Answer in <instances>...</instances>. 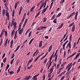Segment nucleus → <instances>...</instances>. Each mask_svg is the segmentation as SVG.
I'll return each instance as SVG.
<instances>
[{"mask_svg":"<svg viewBox=\"0 0 80 80\" xmlns=\"http://www.w3.org/2000/svg\"><path fill=\"white\" fill-rule=\"evenodd\" d=\"M53 67H52L51 68L50 70V73L48 74V78H50L51 77V75L52 74V73L53 72Z\"/></svg>","mask_w":80,"mask_h":80,"instance_id":"1","label":"nucleus"},{"mask_svg":"<svg viewBox=\"0 0 80 80\" xmlns=\"http://www.w3.org/2000/svg\"><path fill=\"white\" fill-rule=\"evenodd\" d=\"M6 15L7 17H8V18L9 20V14L8 13V11L7 10H6Z\"/></svg>","mask_w":80,"mask_h":80,"instance_id":"2","label":"nucleus"},{"mask_svg":"<svg viewBox=\"0 0 80 80\" xmlns=\"http://www.w3.org/2000/svg\"><path fill=\"white\" fill-rule=\"evenodd\" d=\"M17 32H18V30H17L15 32V36L14 37V39L15 40H16V38H17Z\"/></svg>","mask_w":80,"mask_h":80,"instance_id":"3","label":"nucleus"},{"mask_svg":"<svg viewBox=\"0 0 80 80\" xmlns=\"http://www.w3.org/2000/svg\"><path fill=\"white\" fill-rule=\"evenodd\" d=\"M68 42V40L67 41L65 42V43H64L62 45V47H63V48L64 50H65V45H66V44H67V43Z\"/></svg>","mask_w":80,"mask_h":80,"instance_id":"4","label":"nucleus"},{"mask_svg":"<svg viewBox=\"0 0 80 80\" xmlns=\"http://www.w3.org/2000/svg\"><path fill=\"white\" fill-rule=\"evenodd\" d=\"M48 6H47V7L44 8L43 10H42V13H44V12H45V11L47 10V8H48Z\"/></svg>","mask_w":80,"mask_h":80,"instance_id":"5","label":"nucleus"},{"mask_svg":"<svg viewBox=\"0 0 80 80\" xmlns=\"http://www.w3.org/2000/svg\"><path fill=\"white\" fill-rule=\"evenodd\" d=\"M23 28H22L21 30L18 31V32L19 34H20V35H21V34H22V32H23Z\"/></svg>","mask_w":80,"mask_h":80,"instance_id":"6","label":"nucleus"},{"mask_svg":"<svg viewBox=\"0 0 80 80\" xmlns=\"http://www.w3.org/2000/svg\"><path fill=\"white\" fill-rule=\"evenodd\" d=\"M43 5H44V2H43L42 3L41 5L39 10H41L42 9V7H43Z\"/></svg>","mask_w":80,"mask_h":80,"instance_id":"7","label":"nucleus"},{"mask_svg":"<svg viewBox=\"0 0 80 80\" xmlns=\"http://www.w3.org/2000/svg\"><path fill=\"white\" fill-rule=\"evenodd\" d=\"M43 42V41H41L40 42V43L39 44V47L40 48L42 46V43Z\"/></svg>","mask_w":80,"mask_h":80,"instance_id":"8","label":"nucleus"},{"mask_svg":"<svg viewBox=\"0 0 80 80\" xmlns=\"http://www.w3.org/2000/svg\"><path fill=\"white\" fill-rule=\"evenodd\" d=\"M55 57V62H56L57 60V55L55 54L53 56V57Z\"/></svg>","mask_w":80,"mask_h":80,"instance_id":"9","label":"nucleus"},{"mask_svg":"<svg viewBox=\"0 0 80 80\" xmlns=\"http://www.w3.org/2000/svg\"><path fill=\"white\" fill-rule=\"evenodd\" d=\"M8 39L7 38V40H6L5 44H4V46L5 47H6L7 46V42H8Z\"/></svg>","mask_w":80,"mask_h":80,"instance_id":"10","label":"nucleus"},{"mask_svg":"<svg viewBox=\"0 0 80 80\" xmlns=\"http://www.w3.org/2000/svg\"><path fill=\"white\" fill-rule=\"evenodd\" d=\"M72 67V65H71L70 64H68V66H67L66 68H71Z\"/></svg>","mask_w":80,"mask_h":80,"instance_id":"11","label":"nucleus"},{"mask_svg":"<svg viewBox=\"0 0 80 80\" xmlns=\"http://www.w3.org/2000/svg\"><path fill=\"white\" fill-rule=\"evenodd\" d=\"M67 46H68L69 48L70 49V48H71V43H70V42H69L67 45Z\"/></svg>","mask_w":80,"mask_h":80,"instance_id":"12","label":"nucleus"},{"mask_svg":"<svg viewBox=\"0 0 80 80\" xmlns=\"http://www.w3.org/2000/svg\"><path fill=\"white\" fill-rule=\"evenodd\" d=\"M52 46H51L49 49H48V52H50V51H51V50H52Z\"/></svg>","mask_w":80,"mask_h":80,"instance_id":"13","label":"nucleus"},{"mask_svg":"<svg viewBox=\"0 0 80 80\" xmlns=\"http://www.w3.org/2000/svg\"><path fill=\"white\" fill-rule=\"evenodd\" d=\"M75 30V25H74L72 27V32H74Z\"/></svg>","mask_w":80,"mask_h":80,"instance_id":"14","label":"nucleus"},{"mask_svg":"<svg viewBox=\"0 0 80 80\" xmlns=\"http://www.w3.org/2000/svg\"><path fill=\"white\" fill-rule=\"evenodd\" d=\"M32 78V77L30 76H28L26 78V80H28L29 79V78Z\"/></svg>","mask_w":80,"mask_h":80,"instance_id":"15","label":"nucleus"},{"mask_svg":"<svg viewBox=\"0 0 80 80\" xmlns=\"http://www.w3.org/2000/svg\"><path fill=\"white\" fill-rule=\"evenodd\" d=\"M63 24H62L60 26L58 27V29H59V28H61L62 27H63Z\"/></svg>","mask_w":80,"mask_h":80,"instance_id":"16","label":"nucleus"},{"mask_svg":"<svg viewBox=\"0 0 80 80\" xmlns=\"http://www.w3.org/2000/svg\"><path fill=\"white\" fill-rule=\"evenodd\" d=\"M2 13H3V16H4L5 13V9H3Z\"/></svg>","mask_w":80,"mask_h":80,"instance_id":"17","label":"nucleus"},{"mask_svg":"<svg viewBox=\"0 0 80 80\" xmlns=\"http://www.w3.org/2000/svg\"><path fill=\"white\" fill-rule=\"evenodd\" d=\"M20 46H18L17 47V48H16V50L14 52H17V50H18V49H19V48H20Z\"/></svg>","mask_w":80,"mask_h":80,"instance_id":"18","label":"nucleus"},{"mask_svg":"<svg viewBox=\"0 0 80 80\" xmlns=\"http://www.w3.org/2000/svg\"><path fill=\"white\" fill-rule=\"evenodd\" d=\"M12 24L14 27V28H15H15H16V24H17V23H16V22H14V23H13V22Z\"/></svg>","mask_w":80,"mask_h":80,"instance_id":"19","label":"nucleus"},{"mask_svg":"<svg viewBox=\"0 0 80 80\" xmlns=\"http://www.w3.org/2000/svg\"><path fill=\"white\" fill-rule=\"evenodd\" d=\"M39 58V57L38 56L34 60V62H36L37 60H38V59Z\"/></svg>","mask_w":80,"mask_h":80,"instance_id":"20","label":"nucleus"},{"mask_svg":"<svg viewBox=\"0 0 80 80\" xmlns=\"http://www.w3.org/2000/svg\"><path fill=\"white\" fill-rule=\"evenodd\" d=\"M46 5H47V1H45L44 2V6H43V8H45Z\"/></svg>","mask_w":80,"mask_h":80,"instance_id":"21","label":"nucleus"},{"mask_svg":"<svg viewBox=\"0 0 80 80\" xmlns=\"http://www.w3.org/2000/svg\"><path fill=\"white\" fill-rule=\"evenodd\" d=\"M32 79H34V80H37V77H36L35 76H33L32 78Z\"/></svg>","mask_w":80,"mask_h":80,"instance_id":"22","label":"nucleus"},{"mask_svg":"<svg viewBox=\"0 0 80 80\" xmlns=\"http://www.w3.org/2000/svg\"><path fill=\"white\" fill-rule=\"evenodd\" d=\"M76 53H77L76 52H75L73 54H72L71 56H70L69 57H73V56H74V55H75Z\"/></svg>","mask_w":80,"mask_h":80,"instance_id":"23","label":"nucleus"},{"mask_svg":"<svg viewBox=\"0 0 80 80\" xmlns=\"http://www.w3.org/2000/svg\"><path fill=\"white\" fill-rule=\"evenodd\" d=\"M24 20H25V17H23V19L21 20L22 23H23V22H24Z\"/></svg>","mask_w":80,"mask_h":80,"instance_id":"24","label":"nucleus"},{"mask_svg":"<svg viewBox=\"0 0 80 80\" xmlns=\"http://www.w3.org/2000/svg\"><path fill=\"white\" fill-rule=\"evenodd\" d=\"M4 33L5 37H7V31H5Z\"/></svg>","mask_w":80,"mask_h":80,"instance_id":"25","label":"nucleus"},{"mask_svg":"<svg viewBox=\"0 0 80 80\" xmlns=\"http://www.w3.org/2000/svg\"><path fill=\"white\" fill-rule=\"evenodd\" d=\"M7 60V58H5L3 60V62L5 63L6 62V61Z\"/></svg>","mask_w":80,"mask_h":80,"instance_id":"26","label":"nucleus"},{"mask_svg":"<svg viewBox=\"0 0 80 80\" xmlns=\"http://www.w3.org/2000/svg\"><path fill=\"white\" fill-rule=\"evenodd\" d=\"M34 9V7H32L31 9L30 10V12H32V11H33V10Z\"/></svg>","mask_w":80,"mask_h":80,"instance_id":"27","label":"nucleus"},{"mask_svg":"<svg viewBox=\"0 0 80 80\" xmlns=\"http://www.w3.org/2000/svg\"><path fill=\"white\" fill-rule=\"evenodd\" d=\"M47 58H46L45 59V60H44V61L43 62L44 64H45V63H46L47 62Z\"/></svg>","mask_w":80,"mask_h":80,"instance_id":"28","label":"nucleus"},{"mask_svg":"<svg viewBox=\"0 0 80 80\" xmlns=\"http://www.w3.org/2000/svg\"><path fill=\"white\" fill-rule=\"evenodd\" d=\"M61 13H59L58 15L57 16V17H60V16H61Z\"/></svg>","mask_w":80,"mask_h":80,"instance_id":"29","label":"nucleus"},{"mask_svg":"<svg viewBox=\"0 0 80 80\" xmlns=\"http://www.w3.org/2000/svg\"><path fill=\"white\" fill-rule=\"evenodd\" d=\"M13 71H11L9 72V74L10 75H12V73H13Z\"/></svg>","mask_w":80,"mask_h":80,"instance_id":"30","label":"nucleus"},{"mask_svg":"<svg viewBox=\"0 0 80 80\" xmlns=\"http://www.w3.org/2000/svg\"><path fill=\"white\" fill-rule=\"evenodd\" d=\"M22 7H21L20 8V11L19 12H20L21 13V12H22Z\"/></svg>","mask_w":80,"mask_h":80,"instance_id":"31","label":"nucleus"},{"mask_svg":"<svg viewBox=\"0 0 80 80\" xmlns=\"http://www.w3.org/2000/svg\"><path fill=\"white\" fill-rule=\"evenodd\" d=\"M79 56V54H78L76 57L75 58L74 60H76V59H77V58Z\"/></svg>","mask_w":80,"mask_h":80,"instance_id":"32","label":"nucleus"},{"mask_svg":"<svg viewBox=\"0 0 80 80\" xmlns=\"http://www.w3.org/2000/svg\"><path fill=\"white\" fill-rule=\"evenodd\" d=\"M72 25H73V22L69 26V27H72Z\"/></svg>","mask_w":80,"mask_h":80,"instance_id":"33","label":"nucleus"},{"mask_svg":"<svg viewBox=\"0 0 80 80\" xmlns=\"http://www.w3.org/2000/svg\"><path fill=\"white\" fill-rule=\"evenodd\" d=\"M39 14H40V12H39L38 13H37V15H36L35 18H37V17H38V16L39 15Z\"/></svg>","mask_w":80,"mask_h":80,"instance_id":"34","label":"nucleus"},{"mask_svg":"<svg viewBox=\"0 0 80 80\" xmlns=\"http://www.w3.org/2000/svg\"><path fill=\"white\" fill-rule=\"evenodd\" d=\"M53 23H57V22L56 21V18L53 21Z\"/></svg>","mask_w":80,"mask_h":80,"instance_id":"35","label":"nucleus"},{"mask_svg":"<svg viewBox=\"0 0 80 80\" xmlns=\"http://www.w3.org/2000/svg\"><path fill=\"white\" fill-rule=\"evenodd\" d=\"M52 64V61H50V63H49L48 66H49L50 67V66Z\"/></svg>","mask_w":80,"mask_h":80,"instance_id":"36","label":"nucleus"},{"mask_svg":"<svg viewBox=\"0 0 80 80\" xmlns=\"http://www.w3.org/2000/svg\"><path fill=\"white\" fill-rule=\"evenodd\" d=\"M9 67H10V65H9V64H8L6 67L7 69H8V68H9Z\"/></svg>","mask_w":80,"mask_h":80,"instance_id":"37","label":"nucleus"},{"mask_svg":"<svg viewBox=\"0 0 80 80\" xmlns=\"http://www.w3.org/2000/svg\"><path fill=\"white\" fill-rule=\"evenodd\" d=\"M43 80H45V74H44L43 75Z\"/></svg>","mask_w":80,"mask_h":80,"instance_id":"38","label":"nucleus"},{"mask_svg":"<svg viewBox=\"0 0 80 80\" xmlns=\"http://www.w3.org/2000/svg\"><path fill=\"white\" fill-rule=\"evenodd\" d=\"M5 56V53H4V54L3 55L2 57V58H3Z\"/></svg>","mask_w":80,"mask_h":80,"instance_id":"39","label":"nucleus"},{"mask_svg":"<svg viewBox=\"0 0 80 80\" xmlns=\"http://www.w3.org/2000/svg\"><path fill=\"white\" fill-rule=\"evenodd\" d=\"M14 56H15V55L14 54H12V56L11 58H13V57H14Z\"/></svg>","mask_w":80,"mask_h":80,"instance_id":"40","label":"nucleus"},{"mask_svg":"<svg viewBox=\"0 0 80 80\" xmlns=\"http://www.w3.org/2000/svg\"><path fill=\"white\" fill-rule=\"evenodd\" d=\"M29 31H30V30L28 29V30L27 31V32H26L25 35H26L27 33H28V32H29Z\"/></svg>","mask_w":80,"mask_h":80,"instance_id":"41","label":"nucleus"},{"mask_svg":"<svg viewBox=\"0 0 80 80\" xmlns=\"http://www.w3.org/2000/svg\"><path fill=\"white\" fill-rule=\"evenodd\" d=\"M72 16H73L72 14H70V15L68 17V18H70L71 17H72Z\"/></svg>","mask_w":80,"mask_h":80,"instance_id":"42","label":"nucleus"},{"mask_svg":"<svg viewBox=\"0 0 80 80\" xmlns=\"http://www.w3.org/2000/svg\"><path fill=\"white\" fill-rule=\"evenodd\" d=\"M20 69L18 68V70L17 73H18L19 72H20Z\"/></svg>","mask_w":80,"mask_h":80,"instance_id":"43","label":"nucleus"},{"mask_svg":"<svg viewBox=\"0 0 80 80\" xmlns=\"http://www.w3.org/2000/svg\"><path fill=\"white\" fill-rule=\"evenodd\" d=\"M15 14V10H13L12 11V15H14Z\"/></svg>","mask_w":80,"mask_h":80,"instance_id":"44","label":"nucleus"},{"mask_svg":"<svg viewBox=\"0 0 80 80\" xmlns=\"http://www.w3.org/2000/svg\"><path fill=\"white\" fill-rule=\"evenodd\" d=\"M1 65V68H2V67H3V62H2Z\"/></svg>","mask_w":80,"mask_h":80,"instance_id":"45","label":"nucleus"},{"mask_svg":"<svg viewBox=\"0 0 80 80\" xmlns=\"http://www.w3.org/2000/svg\"><path fill=\"white\" fill-rule=\"evenodd\" d=\"M67 35V33L65 34L64 35L63 37V38H65V36Z\"/></svg>","mask_w":80,"mask_h":80,"instance_id":"46","label":"nucleus"},{"mask_svg":"<svg viewBox=\"0 0 80 80\" xmlns=\"http://www.w3.org/2000/svg\"><path fill=\"white\" fill-rule=\"evenodd\" d=\"M44 19L43 20V22H46V20H47V19L46 18H44Z\"/></svg>","mask_w":80,"mask_h":80,"instance_id":"47","label":"nucleus"},{"mask_svg":"<svg viewBox=\"0 0 80 80\" xmlns=\"http://www.w3.org/2000/svg\"><path fill=\"white\" fill-rule=\"evenodd\" d=\"M64 78H65V76H63V77H62L61 78V79L63 80V79Z\"/></svg>","mask_w":80,"mask_h":80,"instance_id":"48","label":"nucleus"},{"mask_svg":"<svg viewBox=\"0 0 80 80\" xmlns=\"http://www.w3.org/2000/svg\"><path fill=\"white\" fill-rule=\"evenodd\" d=\"M17 5L15 4V7H14L15 9H16V8H17Z\"/></svg>","mask_w":80,"mask_h":80,"instance_id":"49","label":"nucleus"},{"mask_svg":"<svg viewBox=\"0 0 80 80\" xmlns=\"http://www.w3.org/2000/svg\"><path fill=\"white\" fill-rule=\"evenodd\" d=\"M45 38H46V39H48V36H45Z\"/></svg>","mask_w":80,"mask_h":80,"instance_id":"50","label":"nucleus"},{"mask_svg":"<svg viewBox=\"0 0 80 80\" xmlns=\"http://www.w3.org/2000/svg\"><path fill=\"white\" fill-rule=\"evenodd\" d=\"M58 52V50H57L56 52L55 53V55H57Z\"/></svg>","mask_w":80,"mask_h":80,"instance_id":"51","label":"nucleus"},{"mask_svg":"<svg viewBox=\"0 0 80 80\" xmlns=\"http://www.w3.org/2000/svg\"><path fill=\"white\" fill-rule=\"evenodd\" d=\"M40 75V74H37V75H35L34 76L36 77H38V75Z\"/></svg>","mask_w":80,"mask_h":80,"instance_id":"52","label":"nucleus"},{"mask_svg":"<svg viewBox=\"0 0 80 80\" xmlns=\"http://www.w3.org/2000/svg\"><path fill=\"white\" fill-rule=\"evenodd\" d=\"M59 66H60V65L59 64H58L57 65V68H59Z\"/></svg>","mask_w":80,"mask_h":80,"instance_id":"53","label":"nucleus"},{"mask_svg":"<svg viewBox=\"0 0 80 80\" xmlns=\"http://www.w3.org/2000/svg\"><path fill=\"white\" fill-rule=\"evenodd\" d=\"M32 60H33V59H30L29 61V63H30V62H31L32 61Z\"/></svg>","mask_w":80,"mask_h":80,"instance_id":"54","label":"nucleus"},{"mask_svg":"<svg viewBox=\"0 0 80 80\" xmlns=\"http://www.w3.org/2000/svg\"><path fill=\"white\" fill-rule=\"evenodd\" d=\"M77 16L75 15V20H77Z\"/></svg>","mask_w":80,"mask_h":80,"instance_id":"55","label":"nucleus"},{"mask_svg":"<svg viewBox=\"0 0 80 80\" xmlns=\"http://www.w3.org/2000/svg\"><path fill=\"white\" fill-rule=\"evenodd\" d=\"M62 50H63V48H61L60 50V52H62Z\"/></svg>","mask_w":80,"mask_h":80,"instance_id":"56","label":"nucleus"},{"mask_svg":"<svg viewBox=\"0 0 80 80\" xmlns=\"http://www.w3.org/2000/svg\"><path fill=\"white\" fill-rule=\"evenodd\" d=\"M5 7H7V3H6L4 4Z\"/></svg>","mask_w":80,"mask_h":80,"instance_id":"57","label":"nucleus"},{"mask_svg":"<svg viewBox=\"0 0 80 80\" xmlns=\"http://www.w3.org/2000/svg\"><path fill=\"white\" fill-rule=\"evenodd\" d=\"M64 39V38H62V39L61 40L60 42H62L63 40V39Z\"/></svg>","mask_w":80,"mask_h":80,"instance_id":"58","label":"nucleus"},{"mask_svg":"<svg viewBox=\"0 0 80 80\" xmlns=\"http://www.w3.org/2000/svg\"><path fill=\"white\" fill-rule=\"evenodd\" d=\"M30 0H27V2L28 3L30 2Z\"/></svg>","mask_w":80,"mask_h":80,"instance_id":"59","label":"nucleus"},{"mask_svg":"<svg viewBox=\"0 0 80 80\" xmlns=\"http://www.w3.org/2000/svg\"><path fill=\"white\" fill-rule=\"evenodd\" d=\"M36 52H34V53L33 54V57H34L35 55V54H36Z\"/></svg>","mask_w":80,"mask_h":80,"instance_id":"60","label":"nucleus"},{"mask_svg":"<svg viewBox=\"0 0 80 80\" xmlns=\"http://www.w3.org/2000/svg\"><path fill=\"white\" fill-rule=\"evenodd\" d=\"M18 63H19V62H17L16 64V65H18Z\"/></svg>","mask_w":80,"mask_h":80,"instance_id":"61","label":"nucleus"},{"mask_svg":"<svg viewBox=\"0 0 80 80\" xmlns=\"http://www.w3.org/2000/svg\"><path fill=\"white\" fill-rule=\"evenodd\" d=\"M45 57V56H44L41 58V59H43V58H44Z\"/></svg>","mask_w":80,"mask_h":80,"instance_id":"62","label":"nucleus"},{"mask_svg":"<svg viewBox=\"0 0 80 80\" xmlns=\"http://www.w3.org/2000/svg\"><path fill=\"white\" fill-rule=\"evenodd\" d=\"M27 40H25V41H24V42H23V43H26V42H27Z\"/></svg>","mask_w":80,"mask_h":80,"instance_id":"63","label":"nucleus"},{"mask_svg":"<svg viewBox=\"0 0 80 80\" xmlns=\"http://www.w3.org/2000/svg\"><path fill=\"white\" fill-rule=\"evenodd\" d=\"M3 2L4 3H6V0H3Z\"/></svg>","mask_w":80,"mask_h":80,"instance_id":"64","label":"nucleus"}]
</instances>
